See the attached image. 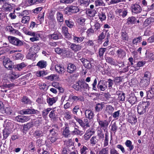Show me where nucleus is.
I'll return each mask as SVG.
<instances>
[{
    "mask_svg": "<svg viewBox=\"0 0 154 154\" xmlns=\"http://www.w3.org/2000/svg\"><path fill=\"white\" fill-rule=\"evenodd\" d=\"M128 101L131 104H134L135 103L137 100L136 97L134 96H131L128 99Z\"/></svg>",
    "mask_w": 154,
    "mask_h": 154,
    "instance_id": "52",
    "label": "nucleus"
},
{
    "mask_svg": "<svg viewBox=\"0 0 154 154\" xmlns=\"http://www.w3.org/2000/svg\"><path fill=\"white\" fill-rule=\"evenodd\" d=\"M122 39L124 41H128V40L129 37L126 32L122 30Z\"/></svg>",
    "mask_w": 154,
    "mask_h": 154,
    "instance_id": "31",
    "label": "nucleus"
},
{
    "mask_svg": "<svg viewBox=\"0 0 154 154\" xmlns=\"http://www.w3.org/2000/svg\"><path fill=\"white\" fill-rule=\"evenodd\" d=\"M116 54L118 57L122 59L125 56V52L121 49H119L116 51Z\"/></svg>",
    "mask_w": 154,
    "mask_h": 154,
    "instance_id": "19",
    "label": "nucleus"
},
{
    "mask_svg": "<svg viewBox=\"0 0 154 154\" xmlns=\"http://www.w3.org/2000/svg\"><path fill=\"white\" fill-rule=\"evenodd\" d=\"M90 126L88 120L87 119H85L83 121L82 127L84 128L89 127Z\"/></svg>",
    "mask_w": 154,
    "mask_h": 154,
    "instance_id": "51",
    "label": "nucleus"
},
{
    "mask_svg": "<svg viewBox=\"0 0 154 154\" xmlns=\"http://www.w3.org/2000/svg\"><path fill=\"white\" fill-rule=\"evenodd\" d=\"M84 38L83 37H78L76 36H74L73 40L74 42L75 43H80L83 40Z\"/></svg>",
    "mask_w": 154,
    "mask_h": 154,
    "instance_id": "29",
    "label": "nucleus"
},
{
    "mask_svg": "<svg viewBox=\"0 0 154 154\" xmlns=\"http://www.w3.org/2000/svg\"><path fill=\"white\" fill-rule=\"evenodd\" d=\"M45 0H29L28 3L30 5L43 3Z\"/></svg>",
    "mask_w": 154,
    "mask_h": 154,
    "instance_id": "20",
    "label": "nucleus"
},
{
    "mask_svg": "<svg viewBox=\"0 0 154 154\" xmlns=\"http://www.w3.org/2000/svg\"><path fill=\"white\" fill-rule=\"evenodd\" d=\"M75 125V124L72 121H70L68 123L65 124V127L71 131L73 130Z\"/></svg>",
    "mask_w": 154,
    "mask_h": 154,
    "instance_id": "15",
    "label": "nucleus"
},
{
    "mask_svg": "<svg viewBox=\"0 0 154 154\" xmlns=\"http://www.w3.org/2000/svg\"><path fill=\"white\" fill-rule=\"evenodd\" d=\"M4 66L6 68L9 69L13 68L14 67V65L13 63L12 62V61L7 64H5V65H4Z\"/></svg>",
    "mask_w": 154,
    "mask_h": 154,
    "instance_id": "55",
    "label": "nucleus"
},
{
    "mask_svg": "<svg viewBox=\"0 0 154 154\" xmlns=\"http://www.w3.org/2000/svg\"><path fill=\"white\" fill-rule=\"evenodd\" d=\"M98 122L101 128H107L109 123V122L106 120L99 121Z\"/></svg>",
    "mask_w": 154,
    "mask_h": 154,
    "instance_id": "13",
    "label": "nucleus"
},
{
    "mask_svg": "<svg viewBox=\"0 0 154 154\" xmlns=\"http://www.w3.org/2000/svg\"><path fill=\"white\" fill-rule=\"evenodd\" d=\"M85 113L86 118L90 120L92 119L94 116L93 112L88 109L85 110Z\"/></svg>",
    "mask_w": 154,
    "mask_h": 154,
    "instance_id": "11",
    "label": "nucleus"
},
{
    "mask_svg": "<svg viewBox=\"0 0 154 154\" xmlns=\"http://www.w3.org/2000/svg\"><path fill=\"white\" fill-rule=\"evenodd\" d=\"M64 118L66 120H71L72 119V115L69 112H66L64 113Z\"/></svg>",
    "mask_w": 154,
    "mask_h": 154,
    "instance_id": "33",
    "label": "nucleus"
},
{
    "mask_svg": "<svg viewBox=\"0 0 154 154\" xmlns=\"http://www.w3.org/2000/svg\"><path fill=\"white\" fill-rule=\"evenodd\" d=\"M131 8L132 12L135 14L140 13L142 10L141 7L137 4H132Z\"/></svg>",
    "mask_w": 154,
    "mask_h": 154,
    "instance_id": "6",
    "label": "nucleus"
},
{
    "mask_svg": "<svg viewBox=\"0 0 154 154\" xmlns=\"http://www.w3.org/2000/svg\"><path fill=\"white\" fill-rule=\"evenodd\" d=\"M57 20L60 22H62L63 20V14L59 12L57 13Z\"/></svg>",
    "mask_w": 154,
    "mask_h": 154,
    "instance_id": "49",
    "label": "nucleus"
},
{
    "mask_svg": "<svg viewBox=\"0 0 154 154\" xmlns=\"http://www.w3.org/2000/svg\"><path fill=\"white\" fill-rule=\"evenodd\" d=\"M57 100V99L56 97H48L47 100V102L49 106H52L54 103L56 102Z\"/></svg>",
    "mask_w": 154,
    "mask_h": 154,
    "instance_id": "21",
    "label": "nucleus"
},
{
    "mask_svg": "<svg viewBox=\"0 0 154 154\" xmlns=\"http://www.w3.org/2000/svg\"><path fill=\"white\" fill-rule=\"evenodd\" d=\"M75 69L76 67L74 65L70 63L68 64L67 69L68 72L70 73H73L75 71Z\"/></svg>",
    "mask_w": 154,
    "mask_h": 154,
    "instance_id": "12",
    "label": "nucleus"
},
{
    "mask_svg": "<svg viewBox=\"0 0 154 154\" xmlns=\"http://www.w3.org/2000/svg\"><path fill=\"white\" fill-rule=\"evenodd\" d=\"M77 86L79 87H88V84L86 83L85 82L82 81H79L78 83V85H76V86Z\"/></svg>",
    "mask_w": 154,
    "mask_h": 154,
    "instance_id": "56",
    "label": "nucleus"
},
{
    "mask_svg": "<svg viewBox=\"0 0 154 154\" xmlns=\"http://www.w3.org/2000/svg\"><path fill=\"white\" fill-rule=\"evenodd\" d=\"M55 52L59 54H65L66 53V50L65 48H57L55 50Z\"/></svg>",
    "mask_w": 154,
    "mask_h": 154,
    "instance_id": "27",
    "label": "nucleus"
},
{
    "mask_svg": "<svg viewBox=\"0 0 154 154\" xmlns=\"http://www.w3.org/2000/svg\"><path fill=\"white\" fill-rule=\"evenodd\" d=\"M21 102L24 104H29L30 103L29 99L26 96H23L21 99Z\"/></svg>",
    "mask_w": 154,
    "mask_h": 154,
    "instance_id": "54",
    "label": "nucleus"
},
{
    "mask_svg": "<svg viewBox=\"0 0 154 154\" xmlns=\"http://www.w3.org/2000/svg\"><path fill=\"white\" fill-rule=\"evenodd\" d=\"M152 20V17L146 19L144 22L143 25L145 26H147L149 24H150Z\"/></svg>",
    "mask_w": 154,
    "mask_h": 154,
    "instance_id": "58",
    "label": "nucleus"
},
{
    "mask_svg": "<svg viewBox=\"0 0 154 154\" xmlns=\"http://www.w3.org/2000/svg\"><path fill=\"white\" fill-rule=\"evenodd\" d=\"M109 151L107 148L102 149L99 152V154H108Z\"/></svg>",
    "mask_w": 154,
    "mask_h": 154,
    "instance_id": "64",
    "label": "nucleus"
},
{
    "mask_svg": "<svg viewBox=\"0 0 154 154\" xmlns=\"http://www.w3.org/2000/svg\"><path fill=\"white\" fill-rule=\"evenodd\" d=\"M65 23L67 26L70 28H72L74 26V23L70 20H66Z\"/></svg>",
    "mask_w": 154,
    "mask_h": 154,
    "instance_id": "44",
    "label": "nucleus"
},
{
    "mask_svg": "<svg viewBox=\"0 0 154 154\" xmlns=\"http://www.w3.org/2000/svg\"><path fill=\"white\" fill-rule=\"evenodd\" d=\"M2 110L1 112L2 113H6L7 114L10 115L12 113V111L10 108L8 107L4 108Z\"/></svg>",
    "mask_w": 154,
    "mask_h": 154,
    "instance_id": "38",
    "label": "nucleus"
},
{
    "mask_svg": "<svg viewBox=\"0 0 154 154\" xmlns=\"http://www.w3.org/2000/svg\"><path fill=\"white\" fill-rule=\"evenodd\" d=\"M128 121L132 125L135 124L137 122V119L135 117L130 116L128 119Z\"/></svg>",
    "mask_w": 154,
    "mask_h": 154,
    "instance_id": "34",
    "label": "nucleus"
},
{
    "mask_svg": "<svg viewBox=\"0 0 154 154\" xmlns=\"http://www.w3.org/2000/svg\"><path fill=\"white\" fill-rule=\"evenodd\" d=\"M104 107V105L102 103H98L95 105V112H99L101 111Z\"/></svg>",
    "mask_w": 154,
    "mask_h": 154,
    "instance_id": "17",
    "label": "nucleus"
},
{
    "mask_svg": "<svg viewBox=\"0 0 154 154\" xmlns=\"http://www.w3.org/2000/svg\"><path fill=\"white\" fill-rule=\"evenodd\" d=\"M47 62L44 60H41L38 61L36 66L41 69H42L46 67L47 65Z\"/></svg>",
    "mask_w": 154,
    "mask_h": 154,
    "instance_id": "16",
    "label": "nucleus"
},
{
    "mask_svg": "<svg viewBox=\"0 0 154 154\" xmlns=\"http://www.w3.org/2000/svg\"><path fill=\"white\" fill-rule=\"evenodd\" d=\"M48 37L50 39L57 40L59 38H62L63 36L62 34L60 33H57L54 32L53 34L49 35L48 36Z\"/></svg>",
    "mask_w": 154,
    "mask_h": 154,
    "instance_id": "9",
    "label": "nucleus"
},
{
    "mask_svg": "<svg viewBox=\"0 0 154 154\" xmlns=\"http://www.w3.org/2000/svg\"><path fill=\"white\" fill-rule=\"evenodd\" d=\"M40 36V35L38 34H36L35 36H33V37L30 38V40L32 42H34L35 41H38L39 40V37Z\"/></svg>",
    "mask_w": 154,
    "mask_h": 154,
    "instance_id": "59",
    "label": "nucleus"
},
{
    "mask_svg": "<svg viewBox=\"0 0 154 154\" xmlns=\"http://www.w3.org/2000/svg\"><path fill=\"white\" fill-rule=\"evenodd\" d=\"M28 149L29 151L33 152L35 149V146L33 142H30L28 144Z\"/></svg>",
    "mask_w": 154,
    "mask_h": 154,
    "instance_id": "36",
    "label": "nucleus"
},
{
    "mask_svg": "<svg viewBox=\"0 0 154 154\" xmlns=\"http://www.w3.org/2000/svg\"><path fill=\"white\" fill-rule=\"evenodd\" d=\"M111 126L110 131H113L115 133L117 129V127L116 125V122H114L113 124H111V125H110Z\"/></svg>",
    "mask_w": 154,
    "mask_h": 154,
    "instance_id": "53",
    "label": "nucleus"
},
{
    "mask_svg": "<svg viewBox=\"0 0 154 154\" xmlns=\"http://www.w3.org/2000/svg\"><path fill=\"white\" fill-rule=\"evenodd\" d=\"M56 112L55 110H53L51 111L49 115V117L51 120H54L56 118Z\"/></svg>",
    "mask_w": 154,
    "mask_h": 154,
    "instance_id": "43",
    "label": "nucleus"
},
{
    "mask_svg": "<svg viewBox=\"0 0 154 154\" xmlns=\"http://www.w3.org/2000/svg\"><path fill=\"white\" fill-rule=\"evenodd\" d=\"M3 138L6 139L9 136L10 133V131L7 128H5L3 131Z\"/></svg>",
    "mask_w": 154,
    "mask_h": 154,
    "instance_id": "32",
    "label": "nucleus"
},
{
    "mask_svg": "<svg viewBox=\"0 0 154 154\" xmlns=\"http://www.w3.org/2000/svg\"><path fill=\"white\" fill-rule=\"evenodd\" d=\"M70 131L65 127L63 128L62 134L65 137H67L70 134Z\"/></svg>",
    "mask_w": 154,
    "mask_h": 154,
    "instance_id": "23",
    "label": "nucleus"
},
{
    "mask_svg": "<svg viewBox=\"0 0 154 154\" xmlns=\"http://www.w3.org/2000/svg\"><path fill=\"white\" fill-rule=\"evenodd\" d=\"M151 77V73L149 72H145L144 76L143 77V79L145 80L149 81Z\"/></svg>",
    "mask_w": 154,
    "mask_h": 154,
    "instance_id": "45",
    "label": "nucleus"
},
{
    "mask_svg": "<svg viewBox=\"0 0 154 154\" xmlns=\"http://www.w3.org/2000/svg\"><path fill=\"white\" fill-rule=\"evenodd\" d=\"M95 5L96 6H105V4L102 0H97L95 1Z\"/></svg>",
    "mask_w": 154,
    "mask_h": 154,
    "instance_id": "57",
    "label": "nucleus"
},
{
    "mask_svg": "<svg viewBox=\"0 0 154 154\" xmlns=\"http://www.w3.org/2000/svg\"><path fill=\"white\" fill-rule=\"evenodd\" d=\"M83 132L79 130L77 128L75 127L74 130L71 131V134L73 135H82L83 134Z\"/></svg>",
    "mask_w": 154,
    "mask_h": 154,
    "instance_id": "24",
    "label": "nucleus"
},
{
    "mask_svg": "<svg viewBox=\"0 0 154 154\" xmlns=\"http://www.w3.org/2000/svg\"><path fill=\"white\" fill-rule=\"evenodd\" d=\"M70 48L74 52H77L80 51L82 48L80 45H76L75 43H70Z\"/></svg>",
    "mask_w": 154,
    "mask_h": 154,
    "instance_id": "8",
    "label": "nucleus"
},
{
    "mask_svg": "<svg viewBox=\"0 0 154 154\" xmlns=\"http://www.w3.org/2000/svg\"><path fill=\"white\" fill-rule=\"evenodd\" d=\"M85 19L83 17H81L78 19V23L82 26L85 25Z\"/></svg>",
    "mask_w": 154,
    "mask_h": 154,
    "instance_id": "61",
    "label": "nucleus"
},
{
    "mask_svg": "<svg viewBox=\"0 0 154 154\" xmlns=\"http://www.w3.org/2000/svg\"><path fill=\"white\" fill-rule=\"evenodd\" d=\"M108 35L109 37H110V35L109 33L108 32V31L105 29H104L102 32L98 37V42L101 43L103 41V40L106 37V38H107Z\"/></svg>",
    "mask_w": 154,
    "mask_h": 154,
    "instance_id": "3",
    "label": "nucleus"
},
{
    "mask_svg": "<svg viewBox=\"0 0 154 154\" xmlns=\"http://www.w3.org/2000/svg\"><path fill=\"white\" fill-rule=\"evenodd\" d=\"M136 22V19L134 17L128 18L127 19V23L129 25L130 23L134 24Z\"/></svg>",
    "mask_w": 154,
    "mask_h": 154,
    "instance_id": "47",
    "label": "nucleus"
},
{
    "mask_svg": "<svg viewBox=\"0 0 154 154\" xmlns=\"http://www.w3.org/2000/svg\"><path fill=\"white\" fill-rule=\"evenodd\" d=\"M98 16L99 19L101 21H103V20H106V17L105 13L103 12H101L99 13Z\"/></svg>",
    "mask_w": 154,
    "mask_h": 154,
    "instance_id": "41",
    "label": "nucleus"
},
{
    "mask_svg": "<svg viewBox=\"0 0 154 154\" xmlns=\"http://www.w3.org/2000/svg\"><path fill=\"white\" fill-rule=\"evenodd\" d=\"M81 60L83 65L86 68L88 69H90L91 68V65L90 62L89 60L83 58L81 59Z\"/></svg>",
    "mask_w": 154,
    "mask_h": 154,
    "instance_id": "10",
    "label": "nucleus"
},
{
    "mask_svg": "<svg viewBox=\"0 0 154 154\" xmlns=\"http://www.w3.org/2000/svg\"><path fill=\"white\" fill-rule=\"evenodd\" d=\"M150 105L149 101L143 102L137 106L138 113L140 115L143 114L146 111V108Z\"/></svg>",
    "mask_w": 154,
    "mask_h": 154,
    "instance_id": "1",
    "label": "nucleus"
},
{
    "mask_svg": "<svg viewBox=\"0 0 154 154\" xmlns=\"http://www.w3.org/2000/svg\"><path fill=\"white\" fill-rule=\"evenodd\" d=\"M30 119V117L27 116L19 115L15 117V120L16 121L21 123L27 122Z\"/></svg>",
    "mask_w": 154,
    "mask_h": 154,
    "instance_id": "5",
    "label": "nucleus"
},
{
    "mask_svg": "<svg viewBox=\"0 0 154 154\" xmlns=\"http://www.w3.org/2000/svg\"><path fill=\"white\" fill-rule=\"evenodd\" d=\"M106 50V48H100L99 49V55L100 58H103V54Z\"/></svg>",
    "mask_w": 154,
    "mask_h": 154,
    "instance_id": "42",
    "label": "nucleus"
},
{
    "mask_svg": "<svg viewBox=\"0 0 154 154\" xmlns=\"http://www.w3.org/2000/svg\"><path fill=\"white\" fill-rule=\"evenodd\" d=\"M125 144L127 147L129 148L130 151L132 150L134 148V146L132 144V143L130 140H127L125 143Z\"/></svg>",
    "mask_w": 154,
    "mask_h": 154,
    "instance_id": "22",
    "label": "nucleus"
},
{
    "mask_svg": "<svg viewBox=\"0 0 154 154\" xmlns=\"http://www.w3.org/2000/svg\"><path fill=\"white\" fill-rule=\"evenodd\" d=\"M97 135L99 140L103 139L104 137V134L101 130L97 131Z\"/></svg>",
    "mask_w": 154,
    "mask_h": 154,
    "instance_id": "46",
    "label": "nucleus"
},
{
    "mask_svg": "<svg viewBox=\"0 0 154 154\" xmlns=\"http://www.w3.org/2000/svg\"><path fill=\"white\" fill-rule=\"evenodd\" d=\"M30 20V17L29 16H25L22 18L21 22L24 24L27 23Z\"/></svg>",
    "mask_w": 154,
    "mask_h": 154,
    "instance_id": "50",
    "label": "nucleus"
},
{
    "mask_svg": "<svg viewBox=\"0 0 154 154\" xmlns=\"http://www.w3.org/2000/svg\"><path fill=\"white\" fill-rule=\"evenodd\" d=\"M10 43L17 46H21L23 45V43L21 40L14 37L9 36L8 37Z\"/></svg>",
    "mask_w": 154,
    "mask_h": 154,
    "instance_id": "2",
    "label": "nucleus"
},
{
    "mask_svg": "<svg viewBox=\"0 0 154 154\" xmlns=\"http://www.w3.org/2000/svg\"><path fill=\"white\" fill-rule=\"evenodd\" d=\"M79 9L77 6L70 5L67 7L65 8V11L66 13L67 14V12L72 13H75L79 11Z\"/></svg>",
    "mask_w": 154,
    "mask_h": 154,
    "instance_id": "4",
    "label": "nucleus"
},
{
    "mask_svg": "<svg viewBox=\"0 0 154 154\" xmlns=\"http://www.w3.org/2000/svg\"><path fill=\"white\" fill-rule=\"evenodd\" d=\"M34 136L37 138L43 136V133L42 131L39 130L36 131L33 134Z\"/></svg>",
    "mask_w": 154,
    "mask_h": 154,
    "instance_id": "37",
    "label": "nucleus"
},
{
    "mask_svg": "<svg viewBox=\"0 0 154 154\" xmlns=\"http://www.w3.org/2000/svg\"><path fill=\"white\" fill-rule=\"evenodd\" d=\"M98 141V140L97 139V137L96 136H93L90 139V143L94 146L97 143Z\"/></svg>",
    "mask_w": 154,
    "mask_h": 154,
    "instance_id": "39",
    "label": "nucleus"
},
{
    "mask_svg": "<svg viewBox=\"0 0 154 154\" xmlns=\"http://www.w3.org/2000/svg\"><path fill=\"white\" fill-rule=\"evenodd\" d=\"M92 40H89L88 41L85 42V45L87 46H93L94 45V42Z\"/></svg>",
    "mask_w": 154,
    "mask_h": 154,
    "instance_id": "60",
    "label": "nucleus"
},
{
    "mask_svg": "<svg viewBox=\"0 0 154 154\" xmlns=\"http://www.w3.org/2000/svg\"><path fill=\"white\" fill-rule=\"evenodd\" d=\"M33 124L32 122L27 123L26 125H24L23 126V129L25 131H27L30 128L33 126Z\"/></svg>",
    "mask_w": 154,
    "mask_h": 154,
    "instance_id": "48",
    "label": "nucleus"
},
{
    "mask_svg": "<svg viewBox=\"0 0 154 154\" xmlns=\"http://www.w3.org/2000/svg\"><path fill=\"white\" fill-rule=\"evenodd\" d=\"M90 1V0H79V2L80 5L86 7L89 5Z\"/></svg>",
    "mask_w": 154,
    "mask_h": 154,
    "instance_id": "25",
    "label": "nucleus"
},
{
    "mask_svg": "<svg viewBox=\"0 0 154 154\" xmlns=\"http://www.w3.org/2000/svg\"><path fill=\"white\" fill-rule=\"evenodd\" d=\"M36 110L33 109H27L22 110L23 114H34L36 113Z\"/></svg>",
    "mask_w": 154,
    "mask_h": 154,
    "instance_id": "18",
    "label": "nucleus"
},
{
    "mask_svg": "<svg viewBox=\"0 0 154 154\" xmlns=\"http://www.w3.org/2000/svg\"><path fill=\"white\" fill-rule=\"evenodd\" d=\"M4 10L6 11H11L12 9L11 5L8 3H5L3 5Z\"/></svg>",
    "mask_w": 154,
    "mask_h": 154,
    "instance_id": "30",
    "label": "nucleus"
},
{
    "mask_svg": "<svg viewBox=\"0 0 154 154\" xmlns=\"http://www.w3.org/2000/svg\"><path fill=\"white\" fill-rule=\"evenodd\" d=\"M115 12L117 15L123 18L126 16L128 13L127 10L125 9H118Z\"/></svg>",
    "mask_w": 154,
    "mask_h": 154,
    "instance_id": "7",
    "label": "nucleus"
},
{
    "mask_svg": "<svg viewBox=\"0 0 154 154\" xmlns=\"http://www.w3.org/2000/svg\"><path fill=\"white\" fill-rule=\"evenodd\" d=\"M55 69L57 72L60 74L64 72L65 71L63 67L61 65H56L55 66Z\"/></svg>",
    "mask_w": 154,
    "mask_h": 154,
    "instance_id": "14",
    "label": "nucleus"
},
{
    "mask_svg": "<svg viewBox=\"0 0 154 154\" xmlns=\"http://www.w3.org/2000/svg\"><path fill=\"white\" fill-rule=\"evenodd\" d=\"M149 81L148 80L147 81V80L142 78L140 82V85L141 87H143L144 86L146 87L149 84Z\"/></svg>",
    "mask_w": 154,
    "mask_h": 154,
    "instance_id": "28",
    "label": "nucleus"
},
{
    "mask_svg": "<svg viewBox=\"0 0 154 154\" xmlns=\"http://www.w3.org/2000/svg\"><path fill=\"white\" fill-rule=\"evenodd\" d=\"M26 66V65L24 62H22L17 65V69L19 71L21 70L23 68L25 67Z\"/></svg>",
    "mask_w": 154,
    "mask_h": 154,
    "instance_id": "63",
    "label": "nucleus"
},
{
    "mask_svg": "<svg viewBox=\"0 0 154 154\" xmlns=\"http://www.w3.org/2000/svg\"><path fill=\"white\" fill-rule=\"evenodd\" d=\"M114 110V108L110 105L107 106L105 110L109 114H111Z\"/></svg>",
    "mask_w": 154,
    "mask_h": 154,
    "instance_id": "40",
    "label": "nucleus"
},
{
    "mask_svg": "<svg viewBox=\"0 0 154 154\" xmlns=\"http://www.w3.org/2000/svg\"><path fill=\"white\" fill-rule=\"evenodd\" d=\"M51 110V109L50 108H48L47 109H44L42 112V115L43 116H46L49 112Z\"/></svg>",
    "mask_w": 154,
    "mask_h": 154,
    "instance_id": "62",
    "label": "nucleus"
},
{
    "mask_svg": "<svg viewBox=\"0 0 154 154\" xmlns=\"http://www.w3.org/2000/svg\"><path fill=\"white\" fill-rule=\"evenodd\" d=\"M58 129V127L57 126H54L52 129L49 130V132L53 135L57 136Z\"/></svg>",
    "mask_w": 154,
    "mask_h": 154,
    "instance_id": "26",
    "label": "nucleus"
},
{
    "mask_svg": "<svg viewBox=\"0 0 154 154\" xmlns=\"http://www.w3.org/2000/svg\"><path fill=\"white\" fill-rule=\"evenodd\" d=\"M94 29L95 31H99L100 30V28L102 25L100 23H99L97 20H95L94 22Z\"/></svg>",
    "mask_w": 154,
    "mask_h": 154,
    "instance_id": "35",
    "label": "nucleus"
}]
</instances>
